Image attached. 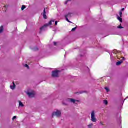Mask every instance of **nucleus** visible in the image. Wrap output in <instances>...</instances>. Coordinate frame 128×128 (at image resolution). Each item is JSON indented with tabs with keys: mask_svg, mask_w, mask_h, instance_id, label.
<instances>
[{
	"mask_svg": "<svg viewBox=\"0 0 128 128\" xmlns=\"http://www.w3.org/2000/svg\"><path fill=\"white\" fill-rule=\"evenodd\" d=\"M105 90H107V92H110V90L108 89V87H106L105 88Z\"/></svg>",
	"mask_w": 128,
	"mask_h": 128,
	"instance_id": "23",
	"label": "nucleus"
},
{
	"mask_svg": "<svg viewBox=\"0 0 128 128\" xmlns=\"http://www.w3.org/2000/svg\"><path fill=\"white\" fill-rule=\"evenodd\" d=\"M119 14H120V18H122V11H120Z\"/></svg>",
	"mask_w": 128,
	"mask_h": 128,
	"instance_id": "21",
	"label": "nucleus"
},
{
	"mask_svg": "<svg viewBox=\"0 0 128 128\" xmlns=\"http://www.w3.org/2000/svg\"><path fill=\"white\" fill-rule=\"evenodd\" d=\"M65 18H66V20L68 22H70V24H72V22L68 20V16H65Z\"/></svg>",
	"mask_w": 128,
	"mask_h": 128,
	"instance_id": "15",
	"label": "nucleus"
},
{
	"mask_svg": "<svg viewBox=\"0 0 128 128\" xmlns=\"http://www.w3.org/2000/svg\"><path fill=\"white\" fill-rule=\"evenodd\" d=\"M42 14L44 20L48 19V16H46V8H44V12L42 13Z\"/></svg>",
	"mask_w": 128,
	"mask_h": 128,
	"instance_id": "4",
	"label": "nucleus"
},
{
	"mask_svg": "<svg viewBox=\"0 0 128 128\" xmlns=\"http://www.w3.org/2000/svg\"><path fill=\"white\" fill-rule=\"evenodd\" d=\"M123 60H124V58H123Z\"/></svg>",
	"mask_w": 128,
	"mask_h": 128,
	"instance_id": "34",
	"label": "nucleus"
},
{
	"mask_svg": "<svg viewBox=\"0 0 128 128\" xmlns=\"http://www.w3.org/2000/svg\"><path fill=\"white\" fill-rule=\"evenodd\" d=\"M4 8H6V6H4Z\"/></svg>",
	"mask_w": 128,
	"mask_h": 128,
	"instance_id": "33",
	"label": "nucleus"
},
{
	"mask_svg": "<svg viewBox=\"0 0 128 128\" xmlns=\"http://www.w3.org/2000/svg\"><path fill=\"white\" fill-rule=\"evenodd\" d=\"M60 71L58 70H56L52 72V78H60Z\"/></svg>",
	"mask_w": 128,
	"mask_h": 128,
	"instance_id": "1",
	"label": "nucleus"
},
{
	"mask_svg": "<svg viewBox=\"0 0 128 128\" xmlns=\"http://www.w3.org/2000/svg\"><path fill=\"white\" fill-rule=\"evenodd\" d=\"M76 30V27L72 29V32H74Z\"/></svg>",
	"mask_w": 128,
	"mask_h": 128,
	"instance_id": "25",
	"label": "nucleus"
},
{
	"mask_svg": "<svg viewBox=\"0 0 128 128\" xmlns=\"http://www.w3.org/2000/svg\"><path fill=\"white\" fill-rule=\"evenodd\" d=\"M113 54H118V50H114Z\"/></svg>",
	"mask_w": 128,
	"mask_h": 128,
	"instance_id": "19",
	"label": "nucleus"
},
{
	"mask_svg": "<svg viewBox=\"0 0 128 128\" xmlns=\"http://www.w3.org/2000/svg\"><path fill=\"white\" fill-rule=\"evenodd\" d=\"M54 46H56L57 44L56 42H54Z\"/></svg>",
	"mask_w": 128,
	"mask_h": 128,
	"instance_id": "29",
	"label": "nucleus"
},
{
	"mask_svg": "<svg viewBox=\"0 0 128 128\" xmlns=\"http://www.w3.org/2000/svg\"><path fill=\"white\" fill-rule=\"evenodd\" d=\"M4 32V26H1L0 28V34H2Z\"/></svg>",
	"mask_w": 128,
	"mask_h": 128,
	"instance_id": "10",
	"label": "nucleus"
},
{
	"mask_svg": "<svg viewBox=\"0 0 128 128\" xmlns=\"http://www.w3.org/2000/svg\"><path fill=\"white\" fill-rule=\"evenodd\" d=\"M100 124H101L102 126H104V124L102 122H100Z\"/></svg>",
	"mask_w": 128,
	"mask_h": 128,
	"instance_id": "30",
	"label": "nucleus"
},
{
	"mask_svg": "<svg viewBox=\"0 0 128 128\" xmlns=\"http://www.w3.org/2000/svg\"><path fill=\"white\" fill-rule=\"evenodd\" d=\"M11 90H14L16 88V84H14V82H13V86H10Z\"/></svg>",
	"mask_w": 128,
	"mask_h": 128,
	"instance_id": "9",
	"label": "nucleus"
},
{
	"mask_svg": "<svg viewBox=\"0 0 128 128\" xmlns=\"http://www.w3.org/2000/svg\"><path fill=\"white\" fill-rule=\"evenodd\" d=\"M91 120L92 122H96V113L94 111H92L91 114Z\"/></svg>",
	"mask_w": 128,
	"mask_h": 128,
	"instance_id": "2",
	"label": "nucleus"
},
{
	"mask_svg": "<svg viewBox=\"0 0 128 128\" xmlns=\"http://www.w3.org/2000/svg\"><path fill=\"white\" fill-rule=\"evenodd\" d=\"M72 13H68L67 15H66L65 16H67V18H72Z\"/></svg>",
	"mask_w": 128,
	"mask_h": 128,
	"instance_id": "13",
	"label": "nucleus"
},
{
	"mask_svg": "<svg viewBox=\"0 0 128 128\" xmlns=\"http://www.w3.org/2000/svg\"><path fill=\"white\" fill-rule=\"evenodd\" d=\"M52 22H54V20H51L49 22V23L48 24H48V26H52Z\"/></svg>",
	"mask_w": 128,
	"mask_h": 128,
	"instance_id": "12",
	"label": "nucleus"
},
{
	"mask_svg": "<svg viewBox=\"0 0 128 128\" xmlns=\"http://www.w3.org/2000/svg\"><path fill=\"white\" fill-rule=\"evenodd\" d=\"M55 116H56L57 118H60V116H62V112L58 110H57L56 112H54L52 114V118Z\"/></svg>",
	"mask_w": 128,
	"mask_h": 128,
	"instance_id": "3",
	"label": "nucleus"
},
{
	"mask_svg": "<svg viewBox=\"0 0 128 128\" xmlns=\"http://www.w3.org/2000/svg\"><path fill=\"white\" fill-rule=\"evenodd\" d=\"M55 26H58V22H55Z\"/></svg>",
	"mask_w": 128,
	"mask_h": 128,
	"instance_id": "28",
	"label": "nucleus"
},
{
	"mask_svg": "<svg viewBox=\"0 0 128 128\" xmlns=\"http://www.w3.org/2000/svg\"><path fill=\"white\" fill-rule=\"evenodd\" d=\"M69 100L70 102H72V104H76V102H80L78 100H74V99L70 98L69 99Z\"/></svg>",
	"mask_w": 128,
	"mask_h": 128,
	"instance_id": "7",
	"label": "nucleus"
},
{
	"mask_svg": "<svg viewBox=\"0 0 128 128\" xmlns=\"http://www.w3.org/2000/svg\"><path fill=\"white\" fill-rule=\"evenodd\" d=\"M28 94L30 98H34V94L32 92H28Z\"/></svg>",
	"mask_w": 128,
	"mask_h": 128,
	"instance_id": "6",
	"label": "nucleus"
},
{
	"mask_svg": "<svg viewBox=\"0 0 128 128\" xmlns=\"http://www.w3.org/2000/svg\"><path fill=\"white\" fill-rule=\"evenodd\" d=\"M25 68H30V66H28V64H26L24 66Z\"/></svg>",
	"mask_w": 128,
	"mask_h": 128,
	"instance_id": "22",
	"label": "nucleus"
},
{
	"mask_svg": "<svg viewBox=\"0 0 128 128\" xmlns=\"http://www.w3.org/2000/svg\"><path fill=\"white\" fill-rule=\"evenodd\" d=\"M34 52H38V48H34Z\"/></svg>",
	"mask_w": 128,
	"mask_h": 128,
	"instance_id": "20",
	"label": "nucleus"
},
{
	"mask_svg": "<svg viewBox=\"0 0 128 128\" xmlns=\"http://www.w3.org/2000/svg\"><path fill=\"white\" fill-rule=\"evenodd\" d=\"M48 24H45L43 26L41 27L40 28V34H42V30H44V28H48Z\"/></svg>",
	"mask_w": 128,
	"mask_h": 128,
	"instance_id": "5",
	"label": "nucleus"
},
{
	"mask_svg": "<svg viewBox=\"0 0 128 128\" xmlns=\"http://www.w3.org/2000/svg\"><path fill=\"white\" fill-rule=\"evenodd\" d=\"M117 18L120 22H122V17H120V16H118Z\"/></svg>",
	"mask_w": 128,
	"mask_h": 128,
	"instance_id": "8",
	"label": "nucleus"
},
{
	"mask_svg": "<svg viewBox=\"0 0 128 128\" xmlns=\"http://www.w3.org/2000/svg\"><path fill=\"white\" fill-rule=\"evenodd\" d=\"M80 94H84V92H81Z\"/></svg>",
	"mask_w": 128,
	"mask_h": 128,
	"instance_id": "32",
	"label": "nucleus"
},
{
	"mask_svg": "<svg viewBox=\"0 0 128 128\" xmlns=\"http://www.w3.org/2000/svg\"><path fill=\"white\" fill-rule=\"evenodd\" d=\"M122 64V61H118L116 62V66H120Z\"/></svg>",
	"mask_w": 128,
	"mask_h": 128,
	"instance_id": "14",
	"label": "nucleus"
},
{
	"mask_svg": "<svg viewBox=\"0 0 128 128\" xmlns=\"http://www.w3.org/2000/svg\"><path fill=\"white\" fill-rule=\"evenodd\" d=\"M124 8H123L122 10V12H124Z\"/></svg>",
	"mask_w": 128,
	"mask_h": 128,
	"instance_id": "31",
	"label": "nucleus"
},
{
	"mask_svg": "<svg viewBox=\"0 0 128 128\" xmlns=\"http://www.w3.org/2000/svg\"><path fill=\"white\" fill-rule=\"evenodd\" d=\"M92 126H94V124H91L88 125V128H92Z\"/></svg>",
	"mask_w": 128,
	"mask_h": 128,
	"instance_id": "17",
	"label": "nucleus"
},
{
	"mask_svg": "<svg viewBox=\"0 0 128 128\" xmlns=\"http://www.w3.org/2000/svg\"><path fill=\"white\" fill-rule=\"evenodd\" d=\"M118 28H124L122 26H118Z\"/></svg>",
	"mask_w": 128,
	"mask_h": 128,
	"instance_id": "26",
	"label": "nucleus"
},
{
	"mask_svg": "<svg viewBox=\"0 0 128 128\" xmlns=\"http://www.w3.org/2000/svg\"><path fill=\"white\" fill-rule=\"evenodd\" d=\"M70 0H67L66 2H65V4H68V2H70Z\"/></svg>",
	"mask_w": 128,
	"mask_h": 128,
	"instance_id": "24",
	"label": "nucleus"
},
{
	"mask_svg": "<svg viewBox=\"0 0 128 128\" xmlns=\"http://www.w3.org/2000/svg\"><path fill=\"white\" fill-rule=\"evenodd\" d=\"M104 104H106V106H108V100H105L104 102Z\"/></svg>",
	"mask_w": 128,
	"mask_h": 128,
	"instance_id": "16",
	"label": "nucleus"
},
{
	"mask_svg": "<svg viewBox=\"0 0 128 128\" xmlns=\"http://www.w3.org/2000/svg\"><path fill=\"white\" fill-rule=\"evenodd\" d=\"M16 116H14V118H12L13 120H16Z\"/></svg>",
	"mask_w": 128,
	"mask_h": 128,
	"instance_id": "27",
	"label": "nucleus"
},
{
	"mask_svg": "<svg viewBox=\"0 0 128 128\" xmlns=\"http://www.w3.org/2000/svg\"><path fill=\"white\" fill-rule=\"evenodd\" d=\"M18 102H19V106L24 108V104H22V102H20V101H18Z\"/></svg>",
	"mask_w": 128,
	"mask_h": 128,
	"instance_id": "11",
	"label": "nucleus"
},
{
	"mask_svg": "<svg viewBox=\"0 0 128 128\" xmlns=\"http://www.w3.org/2000/svg\"><path fill=\"white\" fill-rule=\"evenodd\" d=\"M26 7L24 5L22 6V10H24Z\"/></svg>",
	"mask_w": 128,
	"mask_h": 128,
	"instance_id": "18",
	"label": "nucleus"
}]
</instances>
